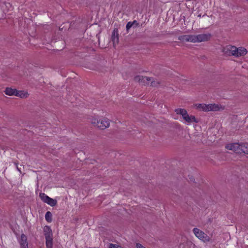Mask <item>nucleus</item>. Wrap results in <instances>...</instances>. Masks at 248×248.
<instances>
[{"instance_id":"obj_1","label":"nucleus","mask_w":248,"mask_h":248,"mask_svg":"<svg viewBox=\"0 0 248 248\" xmlns=\"http://www.w3.org/2000/svg\"><path fill=\"white\" fill-rule=\"evenodd\" d=\"M175 112L177 115L182 116L181 121L186 125H190L194 123H199V120L195 116L189 115L186 109L178 108L175 109Z\"/></svg>"},{"instance_id":"obj_2","label":"nucleus","mask_w":248,"mask_h":248,"mask_svg":"<svg viewBox=\"0 0 248 248\" xmlns=\"http://www.w3.org/2000/svg\"><path fill=\"white\" fill-rule=\"evenodd\" d=\"M90 122L94 126L101 129H105L110 125V121L107 118H99L97 116L90 118Z\"/></svg>"},{"instance_id":"obj_3","label":"nucleus","mask_w":248,"mask_h":248,"mask_svg":"<svg viewBox=\"0 0 248 248\" xmlns=\"http://www.w3.org/2000/svg\"><path fill=\"white\" fill-rule=\"evenodd\" d=\"M194 107L200 110L203 111H219L223 110L224 107L220 105L217 104H196L194 105Z\"/></svg>"},{"instance_id":"obj_4","label":"nucleus","mask_w":248,"mask_h":248,"mask_svg":"<svg viewBox=\"0 0 248 248\" xmlns=\"http://www.w3.org/2000/svg\"><path fill=\"white\" fill-rule=\"evenodd\" d=\"M193 232L195 235L201 240L203 242H208L210 241V237L200 229L194 228Z\"/></svg>"},{"instance_id":"obj_5","label":"nucleus","mask_w":248,"mask_h":248,"mask_svg":"<svg viewBox=\"0 0 248 248\" xmlns=\"http://www.w3.org/2000/svg\"><path fill=\"white\" fill-rule=\"evenodd\" d=\"M39 197L43 202L51 206H54L57 203V201L56 200L50 198L45 193H41L39 194Z\"/></svg>"},{"instance_id":"obj_6","label":"nucleus","mask_w":248,"mask_h":248,"mask_svg":"<svg viewBox=\"0 0 248 248\" xmlns=\"http://www.w3.org/2000/svg\"><path fill=\"white\" fill-rule=\"evenodd\" d=\"M236 46L232 45H227L224 46L222 49V52L224 54L229 56H235Z\"/></svg>"},{"instance_id":"obj_7","label":"nucleus","mask_w":248,"mask_h":248,"mask_svg":"<svg viewBox=\"0 0 248 248\" xmlns=\"http://www.w3.org/2000/svg\"><path fill=\"white\" fill-rule=\"evenodd\" d=\"M211 37V34L209 33L195 35V43L208 41Z\"/></svg>"},{"instance_id":"obj_8","label":"nucleus","mask_w":248,"mask_h":248,"mask_svg":"<svg viewBox=\"0 0 248 248\" xmlns=\"http://www.w3.org/2000/svg\"><path fill=\"white\" fill-rule=\"evenodd\" d=\"M178 39L182 42L195 43V34L182 35L178 37Z\"/></svg>"},{"instance_id":"obj_9","label":"nucleus","mask_w":248,"mask_h":248,"mask_svg":"<svg viewBox=\"0 0 248 248\" xmlns=\"http://www.w3.org/2000/svg\"><path fill=\"white\" fill-rule=\"evenodd\" d=\"M226 148L227 149L230 150H232L236 153H238V154L241 153V144H240L238 143H231V144H227L226 146Z\"/></svg>"},{"instance_id":"obj_10","label":"nucleus","mask_w":248,"mask_h":248,"mask_svg":"<svg viewBox=\"0 0 248 248\" xmlns=\"http://www.w3.org/2000/svg\"><path fill=\"white\" fill-rule=\"evenodd\" d=\"M235 58H239L245 56L248 52L247 49L243 46L237 47L236 46Z\"/></svg>"},{"instance_id":"obj_11","label":"nucleus","mask_w":248,"mask_h":248,"mask_svg":"<svg viewBox=\"0 0 248 248\" xmlns=\"http://www.w3.org/2000/svg\"><path fill=\"white\" fill-rule=\"evenodd\" d=\"M136 80L143 81V82L151 81V85L152 86H157L160 84L158 81H152V79L151 78L147 77H137L136 78Z\"/></svg>"},{"instance_id":"obj_12","label":"nucleus","mask_w":248,"mask_h":248,"mask_svg":"<svg viewBox=\"0 0 248 248\" xmlns=\"http://www.w3.org/2000/svg\"><path fill=\"white\" fill-rule=\"evenodd\" d=\"M19 242L20 243L21 248H28L27 238L25 234H22L21 235Z\"/></svg>"},{"instance_id":"obj_13","label":"nucleus","mask_w":248,"mask_h":248,"mask_svg":"<svg viewBox=\"0 0 248 248\" xmlns=\"http://www.w3.org/2000/svg\"><path fill=\"white\" fill-rule=\"evenodd\" d=\"M112 41L113 43L114 46L117 45L119 43V34L118 31L117 30L115 29L113 31L112 36H111Z\"/></svg>"},{"instance_id":"obj_14","label":"nucleus","mask_w":248,"mask_h":248,"mask_svg":"<svg viewBox=\"0 0 248 248\" xmlns=\"http://www.w3.org/2000/svg\"><path fill=\"white\" fill-rule=\"evenodd\" d=\"M16 96L21 98H26L29 96V94L27 91L16 90Z\"/></svg>"},{"instance_id":"obj_15","label":"nucleus","mask_w":248,"mask_h":248,"mask_svg":"<svg viewBox=\"0 0 248 248\" xmlns=\"http://www.w3.org/2000/svg\"><path fill=\"white\" fill-rule=\"evenodd\" d=\"M16 90L12 89L11 88H6L4 91L6 94L10 96L15 95L16 94Z\"/></svg>"},{"instance_id":"obj_16","label":"nucleus","mask_w":248,"mask_h":248,"mask_svg":"<svg viewBox=\"0 0 248 248\" xmlns=\"http://www.w3.org/2000/svg\"><path fill=\"white\" fill-rule=\"evenodd\" d=\"M138 23L136 20L133 21V22H128L126 26V29L127 31H128L133 26H135V27L137 26Z\"/></svg>"},{"instance_id":"obj_17","label":"nucleus","mask_w":248,"mask_h":248,"mask_svg":"<svg viewBox=\"0 0 248 248\" xmlns=\"http://www.w3.org/2000/svg\"><path fill=\"white\" fill-rule=\"evenodd\" d=\"M241 153H244L248 154V143H246L241 144Z\"/></svg>"},{"instance_id":"obj_18","label":"nucleus","mask_w":248,"mask_h":248,"mask_svg":"<svg viewBox=\"0 0 248 248\" xmlns=\"http://www.w3.org/2000/svg\"><path fill=\"white\" fill-rule=\"evenodd\" d=\"M46 246L47 248H52V241L51 238H49V236H46Z\"/></svg>"},{"instance_id":"obj_19","label":"nucleus","mask_w":248,"mask_h":248,"mask_svg":"<svg viewBox=\"0 0 248 248\" xmlns=\"http://www.w3.org/2000/svg\"><path fill=\"white\" fill-rule=\"evenodd\" d=\"M45 219L48 222H51L52 221V214L50 212L47 211L45 215Z\"/></svg>"},{"instance_id":"obj_20","label":"nucleus","mask_w":248,"mask_h":248,"mask_svg":"<svg viewBox=\"0 0 248 248\" xmlns=\"http://www.w3.org/2000/svg\"><path fill=\"white\" fill-rule=\"evenodd\" d=\"M44 231L45 232H47L49 233L48 235L49 236V235L51 234V232L50 228L48 226H46L44 228Z\"/></svg>"},{"instance_id":"obj_21","label":"nucleus","mask_w":248,"mask_h":248,"mask_svg":"<svg viewBox=\"0 0 248 248\" xmlns=\"http://www.w3.org/2000/svg\"><path fill=\"white\" fill-rule=\"evenodd\" d=\"M136 247H137V248H145L142 245H141L140 244H139V243L136 244Z\"/></svg>"},{"instance_id":"obj_22","label":"nucleus","mask_w":248,"mask_h":248,"mask_svg":"<svg viewBox=\"0 0 248 248\" xmlns=\"http://www.w3.org/2000/svg\"><path fill=\"white\" fill-rule=\"evenodd\" d=\"M17 169L19 171L21 172V170L18 167H17Z\"/></svg>"}]
</instances>
